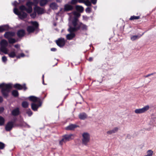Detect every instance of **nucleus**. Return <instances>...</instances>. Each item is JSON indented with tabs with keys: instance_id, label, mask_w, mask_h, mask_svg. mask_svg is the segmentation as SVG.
<instances>
[{
	"instance_id": "obj_1",
	"label": "nucleus",
	"mask_w": 156,
	"mask_h": 156,
	"mask_svg": "<svg viewBox=\"0 0 156 156\" xmlns=\"http://www.w3.org/2000/svg\"><path fill=\"white\" fill-rule=\"evenodd\" d=\"M38 2L39 0H34L33 2H28L26 3L28 8H27L24 5H22L20 7V9L22 10H26L28 13H30L32 11V5H34L35 7H36Z\"/></svg>"
},
{
	"instance_id": "obj_2",
	"label": "nucleus",
	"mask_w": 156,
	"mask_h": 156,
	"mask_svg": "<svg viewBox=\"0 0 156 156\" xmlns=\"http://www.w3.org/2000/svg\"><path fill=\"white\" fill-rule=\"evenodd\" d=\"M12 87L11 84H6L2 83L0 84V88L2 89V92L4 96H7Z\"/></svg>"
},
{
	"instance_id": "obj_3",
	"label": "nucleus",
	"mask_w": 156,
	"mask_h": 156,
	"mask_svg": "<svg viewBox=\"0 0 156 156\" xmlns=\"http://www.w3.org/2000/svg\"><path fill=\"white\" fill-rule=\"evenodd\" d=\"M30 23L32 25L28 26L27 28V31L29 33L34 32L38 26V23L36 22L31 21Z\"/></svg>"
},
{
	"instance_id": "obj_4",
	"label": "nucleus",
	"mask_w": 156,
	"mask_h": 156,
	"mask_svg": "<svg viewBox=\"0 0 156 156\" xmlns=\"http://www.w3.org/2000/svg\"><path fill=\"white\" fill-rule=\"evenodd\" d=\"M73 136L72 134H65L62 136V138L59 141V144L62 146L63 143H66L67 141H69L71 140L72 137Z\"/></svg>"
},
{
	"instance_id": "obj_5",
	"label": "nucleus",
	"mask_w": 156,
	"mask_h": 156,
	"mask_svg": "<svg viewBox=\"0 0 156 156\" xmlns=\"http://www.w3.org/2000/svg\"><path fill=\"white\" fill-rule=\"evenodd\" d=\"M8 45L7 41L5 40H2L0 42L1 51L5 54H8V50L7 47Z\"/></svg>"
},
{
	"instance_id": "obj_6",
	"label": "nucleus",
	"mask_w": 156,
	"mask_h": 156,
	"mask_svg": "<svg viewBox=\"0 0 156 156\" xmlns=\"http://www.w3.org/2000/svg\"><path fill=\"white\" fill-rule=\"evenodd\" d=\"M82 143L85 145H87L90 140V135L89 133L84 132L82 134Z\"/></svg>"
},
{
	"instance_id": "obj_7",
	"label": "nucleus",
	"mask_w": 156,
	"mask_h": 156,
	"mask_svg": "<svg viewBox=\"0 0 156 156\" xmlns=\"http://www.w3.org/2000/svg\"><path fill=\"white\" fill-rule=\"evenodd\" d=\"M21 11L19 12L18 9L15 8L14 9V12L16 15H18L19 17L21 19H23L26 17L27 14L23 12V10L20 9Z\"/></svg>"
},
{
	"instance_id": "obj_8",
	"label": "nucleus",
	"mask_w": 156,
	"mask_h": 156,
	"mask_svg": "<svg viewBox=\"0 0 156 156\" xmlns=\"http://www.w3.org/2000/svg\"><path fill=\"white\" fill-rule=\"evenodd\" d=\"M55 43L60 48H62L65 44L66 41L63 38L61 37L55 41Z\"/></svg>"
},
{
	"instance_id": "obj_9",
	"label": "nucleus",
	"mask_w": 156,
	"mask_h": 156,
	"mask_svg": "<svg viewBox=\"0 0 156 156\" xmlns=\"http://www.w3.org/2000/svg\"><path fill=\"white\" fill-rule=\"evenodd\" d=\"M150 107L149 105H146L142 108L136 109L134 112L136 114L144 113L149 110Z\"/></svg>"
},
{
	"instance_id": "obj_10",
	"label": "nucleus",
	"mask_w": 156,
	"mask_h": 156,
	"mask_svg": "<svg viewBox=\"0 0 156 156\" xmlns=\"http://www.w3.org/2000/svg\"><path fill=\"white\" fill-rule=\"evenodd\" d=\"M14 122L12 121L8 122L5 126V129L6 131H10L14 127Z\"/></svg>"
},
{
	"instance_id": "obj_11",
	"label": "nucleus",
	"mask_w": 156,
	"mask_h": 156,
	"mask_svg": "<svg viewBox=\"0 0 156 156\" xmlns=\"http://www.w3.org/2000/svg\"><path fill=\"white\" fill-rule=\"evenodd\" d=\"M14 86L15 88L19 90H21L23 89L24 90H25L27 89L25 84H23V85L19 84H16L14 85Z\"/></svg>"
},
{
	"instance_id": "obj_12",
	"label": "nucleus",
	"mask_w": 156,
	"mask_h": 156,
	"mask_svg": "<svg viewBox=\"0 0 156 156\" xmlns=\"http://www.w3.org/2000/svg\"><path fill=\"white\" fill-rule=\"evenodd\" d=\"M78 127V126H77L76 124H71L67 126L66 128L65 129L66 130H74L75 128Z\"/></svg>"
},
{
	"instance_id": "obj_13",
	"label": "nucleus",
	"mask_w": 156,
	"mask_h": 156,
	"mask_svg": "<svg viewBox=\"0 0 156 156\" xmlns=\"http://www.w3.org/2000/svg\"><path fill=\"white\" fill-rule=\"evenodd\" d=\"M73 7L71 5L66 4L64 6V11L65 12H68L72 11L73 9Z\"/></svg>"
},
{
	"instance_id": "obj_14",
	"label": "nucleus",
	"mask_w": 156,
	"mask_h": 156,
	"mask_svg": "<svg viewBox=\"0 0 156 156\" xmlns=\"http://www.w3.org/2000/svg\"><path fill=\"white\" fill-rule=\"evenodd\" d=\"M79 29V27H73L71 26H69V29H68V31H69L70 33H74L73 32H76Z\"/></svg>"
},
{
	"instance_id": "obj_15",
	"label": "nucleus",
	"mask_w": 156,
	"mask_h": 156,
	"mask_svg": "<svg viewBox=\"0 0 156 156\" xmlns=\"http://www.w3.org/2000/svg\"><path fill=\"white\" fill-rule=\"evenodd\" d=\"M15 33L14 32H7L4 34L5 37L7 38H10L15 35Z\"/></svg>"
},
{
	"instance_id": "obj_16",
	"label": "nucleus",
	"mask_w": 156,
	"mask_h": 156,
	"mask_svg": "<svg viewBox=\"0 0 156 156\" xmlns=\"http://www.w3.org/2000/svg\"><path fill=\"white\" fill-rule=\"evenodd\" d=\"M17 51H16V50L14 49L12 50L8 53L9 56L10 58H14L15 57H16L17 56Z\"/></svg>"
},
{
	"instance_id": "obj_17",
	"label": "nucleus",
	"mask_w": 156,
	"mask_h": 156,
	"mask_svg": "<svg viewBox=\"0 0 156 156\" xmlns=\"http://www.w3.org/2000/svg\"><path fill=\"white\" fill-rule=\"evenodd\" d=\"M28 98L30 100L33 102V103H39L38 98L35 97L30 96Z\"/></svg>"
},
{
	"instance_id": "obj_18",
	"label": "nucleus",
	"mask_w": 156,
	"mask_h": 156,
	"mask_svg": "<svg viewBox=\"0 0 156 156\" xmlns=\"http://www.w3.org/2000/svg\"><path fill=\"white\" fill-rule=\"evenodd\" d=\"M145 33V32L143 33L142 34H139L138 35H133L130 37L131 40L132 41H135Z\"/></svg>"
},
{
	"instance_id": "obj_19",
	"label": "nucleus",
	"mask_w": 156,
	"mask_h": 156,
	"mask_svg": "<svg viewBox=\"0 0 156 156\" xmlns=\"http://www.w3.org/2000/svg\"><path fill=\"white\" fill-rule=\"evenodd\" d=\"M75 36V34L74 33H70L67 34L66 36V39L69 40L72 39Z\"/></svg>"
},
{
	"instance_id": "obj_20",
	"label": "nucleus",
	"mask_w": 156,
	"mask_h": 156,
	"mask_svg": "<svg viewBox=\"0 0 156 156\" xmlns=\"http://www.w3.org/2000/svg\"><path fill=\"white\" fill-rule=\"evenodd\" d=\"M50 7L51 9L55 10L58 9V6L56 3L52 2L50 4Z\"/></svg>"
},
{
	"instance_id": "obj_21",
	"label": "nucleus",
	"mask_w": 156,
	"mask_h": 156,
	"mask_svg": "<svg viewBox=\"0 0 156 156\" xmlns=\"http://www.w3.org/2000/svg\"><path fill=\"white\" fill-rule=\"evenodd\" d=\"M39 103H32L31 104V108L34 111L37 110L39 106Z\"/></svg>"
},
{
	"instance_id": "obj_22",
	"label": "nucleus",
	"mask_w": 156,
	"mask_h": 156,
	"mask_svg": "<svg viewBox=\"0 0 156 156\" xmlns=\"http://www.w3.org/2000/svg\"><path fill=\"white\" fill-rule=\"evenodd\" d=\"M87 115L84 112L81 113L79 115V117L81 120H84L87 118Z\"/></svg>"
},
{
	"instance_id": "obj_23",
	"label": "nucleus",
	"mask_w": 156,
	"mask_h": 156,
	"mask_svg": "<svg viewBox=\"0 0 156 156\" xmlns=\"http://www.w3.org/2000/svg\"><path fill=\"white\" fill-rule=\"evenodd\" d=\"M25 34V31L23 30H20L18 31L17 35L19 37H23Z\"/></svg>"
},
{
	"instance_id": "obj_24",
	"label": "nucleus",
	"mask_w": 156,
	"mask_h": 156,
	"mask_svg": "<svg viewBox=\"0 0 156 156\" xmlns=\"http://www.w3.org/2000/svg\"><path fill=\"white\" fill-rule=\"evenodd\" d=\"M76 9L77 11L80 12H82L84 10L82 6L78 5L76 6Z\"/></svg>"
},
{
	"instance_id": "obj_25",
	"label": "nucleus",
	"mask_w": 156,
	"mask_h": 156,
	"mask_svg": "<svg viewBox=\"0 0 156 156\" xmlns=\"http://www.w3.org/2000/svg\"><path fill=\"white\" fill-rule=\"evenodd\" d=\"M19 108H17L13 110L12 112V115H17L19 114Z\"/></svg>"
},
{
	"instance_id": "obj_26",
	"label": "nucleus",
	"mask_w": 156,
	"mask_h": 156,
	"mask_svg": "<svg viewBox=\"0 0 156 156\" xmlns=\"http://www.w3.org/2000/svg\"><path fill=\"white\" fill-rule=\"evenodd\" d=\"M118 130V128L117 127H115L112 130L108 131L107 133V134H111L113 133H115L117 132Z\"/></svg>"
},
{
	"instance_id": "obj_27",
	"label": "nucleus",
	"mask_w": 156,
	"mask_h": 156,
	"mask_svg": "<svg viewBox=\"0 0 156 156\" xmlns=\"http://www.w3.org/2000/svg\"><path fill=\"white\" fill-rule=\"evenodd\" d=\"M46 96V94L45 93H43L42 94V96L40 98V107L41 106L42 103V101L44 99Z\"/></svg>"
},
{
	"instance_id": "obj_28",
	"label": "nucleus",
	"mask_w": 156,
	"mask_h": 156,
	"mask_svg": "<svg viewBox=\"0 0 156 156\" xmlns=\"http://www.w3.org/2000/svg\"><path fill=\"white\" fill-rule=\"evenodd\" d=\"M8 25H5L0 27V32H2L4 31L8 30Z\"/></svg>"
},
{
	"instance_id": "obj_29",
	"label": "nucleus",
	"mask_w": 156,
	"mask_h": 156,
	"mask_svg": "<svg viewBox=\"0 0 156 156\" xmlns=\"http://www.w3.org/2000/svg\"><path fill=\"white\" fill-rule=\"evenodd\" d=\"M48 2L47 0H40V5L43 6L46 5Z\"/></svg>"
},
{
	"instance_id": "obj_30",
	"label": "nucleus",
	"mask_w": 156,
	"mask_h": 156,
	"mask_svg": "<svg viewBox=\"0 0 156 156\" xmlns=\"http://www.w3.org/2000/svg\"><path fill=\"white\" fill-rule=\"evenodd\" d=\"M140 18V16H131L130 18L129 19V20H138Z\"/></svg>"
},
{
	"instance_id": "obj_31",
	"label": "nucleus",
	"mask_w": 156,
	"mask_h": 156,
	"mask_svg": "<svg viewBox=\"0 0 156 156\" xmlns=\"http://www.w3.org/2000/svg\"><path fill=\"white\" fill-rule=\"evenodd\" d=\"M78 19L76 18H75L72 21V24L74 27H77V24Z\"/></svg>"
},
{
	"instance_id": "obj_32",
	"label": "nucleus",
	"mask_w": 156,
	"mask_h": 156,
	"mask_svg": "<svg viewBox=\"0 0 156 156\" xmlns=\"http://www.w3.org/2000/svg\"><path fill=\"white\" fill-rule=\"evenodd\" d=\"M77 27H79L80 29L81 28L82 30H86L87 29V26L84 24H83L82 23H81L80 25H79L77 26Z\"/></svg>"
},
{
	"instance_id": "obj_33",
	"label": "nucleus",
	"mask_w": 156,
	"mask_h": 156,
	"mask_svg": "<svg viewBox=\"0 0 156 156\" xmlns=\"http://www.w3.org/2000/svg\"><path fill=\"white\" fill-rule=\"evenodd\" d=\"M5 122V119L4 118L1 116H0V126H2L3 125Z\"/></svg>"
},
{
	"instance_id": "obj_34",
	"label": "nucleus",
	"mask_w": 156,
	"mask_h": 156,
	"mask_svg": "<svg viewBox=\"0 0 156 156\" xmlns=\"http://www.w3.org/2000/svg\"><path fill=\"white\" fill-rule=\"evenodd\" d=\"M153 151L151 150H149L147 152V154L146 155H145V156H152Z\"/></svg>"
},
{
	"instance_id": "obj_35",
	"label": "nucleus",
	"mask_w": 156,
	"mask_h": 156,
	"mask_svg": "<svg viewBox=\"0 0 156 156\" xmlns=\"http://www.w3.org/2000/svg\"><path fill=\"white\" fill-rule=\"evenodd\" d=\"M28 105V103L26 101H23L22 103V106L24 108H26L27 107Z\"/></svg>"
},
{
	"instance_id": "obj_36",
	"label": "nucleus",
	"mask_w": 156,
	"mask_h": 156,
	"mask_svg": "<svg viewBox=\"0 0 156 156\" xmlns=\"http://www.w3.org/2000/svg\"><path fill=\"white\" fill-rule=\"evenodd\" d=\"M12 94L15 97H17L18 95V92L16 90H13L12 92Z\"/></svg>"
},
{
	"instance_id": "obj_37",
	"label": "nucleus",
	"mask_w": 156,
	"mask_h": 156,
	"mask_svg": "<svg viewBox=\"0 0 156 156\" xmlns=\"http://www.w3.org/2000/svg\"><path fill=\"white\" fill-rule=\"evenodd\" d=\"M8 39L9 40V42L10 43H14L16 42V40L14 38H9Z\"/></svg>"
},
{
	"instance_id": "obj_38",
	"label": "nucleus",
	"mask_w": 156,
	"mask_h": 156,
	"mask_svg": "<svg viewBox=\"0 0 156 156\" xmlns=\"http://www.w3.org/2000/svg\"><path fill=\"white\" fill-rule=\"evenodd\" d=\"M84 3L85 5L87 6H91V2L89 0H86Z\"/></svg>"
},
{
	"instance_id": "obj_39",
	"label": "nucleus",
	"mask_w": 156,
	"mask_h": 156,
	"mask_svg": "<svg viewBox=\"0 0 156 156\" xmlns=\"http://www.w3.org/2000/svg\"><path fill=\"white\" fill-rule=\"evenodd\" d=\"M25 55L23 53H22L16 56L17 58H20L21 57H23L25 56Z\"/></svg>"
},
{
	"instance_id": "obj_40",
	"label": "nucleus",
	"mask_w": 156,
	"mask_h": 156,
	"mask_svg": "<svg viewBox=\"0 0 156 156\" xmlns=\"http://www.w3.org/2000/svg\"><path fill=\"white\" fill-rule=\"evenodd\" d=\"M78 2V0H71L70 3L72 5H75Z\"/></svg>"
},
{
	"instance_id": "obj_41",
	"label": "nucleus",
	"mask_w": 156,
	"mask_h": 156,
	"mask_svg": "<svg viewBox=\"0 0 156 156\" xmlns=\"http://www.w3.org/2000/svg\"><path fill=\"white\" fill-rule=\"evenodd\" d=\"M45 12V10L43 8L40 7V15L44 13Z\"/></svg>"
},
{
	"instance_id": "obj_42",
	"label": "nucleus",
	"mask_w": 156,
	"mask_h": 156,
	"mask_svg": "<svg viewBox=\"0 0 156 156\" xmlns=\"http://www.w3.org/2000/svg\"><path fill=\"white\" fill-rule=\"evenodd\" d=\"M5 147V144L2 142H0V149H3Z\"/></svg>"
},
{
	"instance_id": "obj_43",
	"label": "nucleus",
	"mask_w": 156,
	"mask_h": 156,
	"mask_svg": "<svg viewBox=\"0 0 156 156\" xmlns=\"http://www.w3.org/2000/svg\"><path fill=\"white\" fill-rule=\"evenodd\" d=\"M14 47L17 49V50L16 51H19L20 50V45L19 44H17L15 45H14Z\"/></svg>"
},
{
	"instance_id": "obj_44",
	"label": "nucleus",
	"mask_w": 156,
	"mask_h": 156,
	"mask_svg": "<svg viewBox=\"0 0 156 156\" xmlns=\"http://www.w3.org/2000/svg\"><path fill=\"white\" fill-rule=\"evenodd\" d=\"M27 113L29 116H30L32 114V112L30 109L27 111Z\"/></svg>"
},
{
	"instance_id": "obj_45",
	"label": "nucleus",
	"mask_w": 156,
	"mask_h": 156,
	"mask_svg": "<svg viewBox=\"0 0 156 156\" xmlns=\"http://www.w3.org/2000/svg\"><path fill=\"white\" fill-rule=\"evenodd\" d=\"M2 61L3 62H5L7 60V59L6 57L5 56H3L2 57Z\"/></svg>"
},
{
	"instance_id": "obj_46",
	"label": "nucleus",
	"mask_w": 156,
	"mask_h": 156,
	"mask_svg": "<svg viewBox=\"0 0 156 156\" xmlns=\"http://www.w3.org/2000/svg\"><path fill=\"white\" fill-rule=\"evenodd\" d=\"M86 11L87 12H90L91 11V9L90 7H87L86 9Z\"/></svg>"
},
{
	"instance_id": "obj_47",
	"label": "nucleus",
	"mask_w": 156,
	"mask_h": 156,
	"mask_svg": "<svg viewBox=\"0 0 156 156\" xmlns=\"http://www.w3.org/2000/svg\"><path fill=\"white\" fill-rule=\"evenodd\" d=\"M23 126L26 127L30 128V126L28 124H27L26 123H23Z\"/></svg>"
},
{
	"instance_id": "obj_48",
	"label": "nucleus",
	"mask_w": 156,
	"mask_h": 156,
	"mask_svg": "<svg viewBox=\"0 0 156 156\" xmlns=\"http://www.w3.org/2000/svg\"><path fill=\"white\" fill-rule=\"evenodd\" d=\"M97 0H91V2L94 5H95L97 2Z\"/></svg>"
},
{
	"instance_id": "obj_49",
	"label": "nucleus",
	"mask_w": 156,
	"mask_h": 156,
	"mask_svg": "<svg viewBox=\"0 0 156 156\" xmlns=\"http://www.w3.org/2000/svg\"><path fill=\"white\" fill-rule=\"evenodd\" d=\"M155 73H151V74H148L145 76V77H147L151 76L154 75V74Z\"/></svg>"
},
{
	"instance_id": "obj_50",
	"label": "nucleus",
	"mask_w": 156,
	"mask_h": 156,
	"mask_svg": "<svg viewBox=\"0 0 156 156\" xmlns=\"http://www.w3.org/2000/svg\"><path fill=\"white\" fill-rule=\"evenodd\" d=\"M57 49L55 48H53L51 49V50L52 51H57Z\"/></svg>"
},
{
	"instance_id": "obj_51",
	"label": "nucleus",
	"mask_w": 156,
	"mask_h": 156,
	"mask_svg": "<svg viewBox=\"0 0 156 156\" xmlns=\"http://www.w3.org/2000/svg\"><path fill=\"white\" fill-rule=\"evenodd\" d=\"M4 108L3 107H0V113H2L3 112L4 110Z\"/></svg>"
},
{
	"instance_id": "obj_52",
	"label": "nucleus",
	"mask_w": 156,
	"mask_h": 156,
	"mask_svg": "<svg viewBox=\"0 0 156 156\" xmlns=\"http://www.w3.org/2000/svg\"><path fill=\"white\" fill-rule=\"evenodd\" d=\"M93 58L92 57H90L88 59V61L89 62H91L93 60Z\"/></svg>"
},
{
	"instance_id": "obj_53",
	"label": "nucleus",
	"mask_w": 156,
	"mask_h": 156,
	"mask_svg": "<svg viewBox=\"0 0 156 156\" xmlns=\"http://www.w3.org/2000/svg\"><path fill=\"white\" fill-rule=\"evenodd\" d=\"M18 3L16 1H15L14 2L12 3V4L13 5H15V6H16L18 5Z\"/></svg>"
},
{
	"instance_id": "obj_54",
	"label": "nucleus",
	"mask_w": 156,
	"mask_h": 156,
	"mask_svg": "<svg viewBox=\"0 0 156 156\" xmlns=\"http://www.w3.org/2000/svg\"><path fill=\"white\" fill-rule=\"evenodd\" d=\"M78 2L80 3H84L85 2L84 0H78Z\"/></svg>"
},
{
	"instance_id": "obj_55",
	"label": "nucleus",
	"mask_w": 156,
	"mask_h": 156,
	"mask_svg": "<svg viewBox=\"0 0 156 156\" xmlns=\"http://www.w3.org/2000/svg\"><path fill=\"white\" fill-rule=\"evenodd\" d=\"M3 101V99H2V98L1 97H0V102H1L2 101Z\"/></svg>"
},
{
	"instance_id": "obj_56",
	"label": "nucleus",
	"mask_w": 156,
	"mask_h": 156,
	"mask_svg": "<svg viewBox=\"0 0 156 156\" xmlns=\"http://www.w3.org/2000/svg\"><path fill=\"white\" fill-rule=\"evenodd\" d=\"M74 14L75 15H77V16H80V14L79 13H77V12H75L74 13Z\"/></svg>"
},
{
	"instance_id": "obj_57",
	"label": "nucleus",
	"mask_w": 156,
	"mask_h": 156,
	"mask_svg": "<svg viewBox=\"0 0 156 156\" xmlns=\"http://www.w3.org/2000/svg\"><path fill=\"white\" fill-rule=\"evenodd\" d=\"M42 83H43V84H44V85H46V84H45L44 83V80H43Z\"/></svg>"
},
{
	"instance_id": "obj_58",
	"label": "nucleus",
	"mask_w": 156,
	"mask_h": 156,
	"mask_svg": "<svg viewBox=\"0 0 156 156\" xmlns=\"http://www.w3.org/2000/svg\"><path fill=\"white\" fill-rule=\"evenodd\" d=\"M42 77L43 80H44V75H43Z\"/></svg>"
},
{
	"instance_id": "obj_59",
	"label": "nucleus",
	"mask_w": 156,
	"mask_h": 156,
	"mask_svg": "<svg viewBox=\"0 0 156 156\" xmlns=\"http://www.w3.org/2000/svg\"><path fill=\"white\" fill-rule=\"evenodd\" d=\"M37 12L38 14H39V10L38 9L37 11Z\"/></svg>"
},
{
	"instance_id": "obj_60",
	"label": "nucleus",
	"mask_w": 156,
	"mask_h": 156,
	"mask_svg": "<svg viewBox=\"0 0 156 156\" xmlns=\"http://www.w3.org/2000/svg\"><path fill=\"white\" fill-rule=\"evenodd\" d=\"M62 9L61 8L60 10V12H61V11H62Z\"/></svg>"
},
{
	"instance_id": "obj_61",
	"label": "nucleus",
	"mask_w": 156,
	"mask_h": 156,
	"mask_svg": "<svg viewBox=\"0 0 156 156\" xmlns=\"http://www.w3.org/2000/svg\"><path fill=\"white\" fill-rule=\"evenodd\" d=\"M21 0H19V1L20 2Z\"/></svg>"
}]
</instances>
